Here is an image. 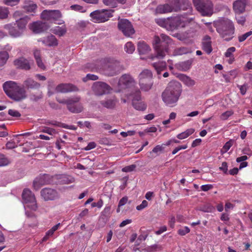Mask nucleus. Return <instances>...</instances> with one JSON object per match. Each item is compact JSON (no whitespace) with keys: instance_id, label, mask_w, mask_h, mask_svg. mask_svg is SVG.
Instances as JSON below:
<instances>
[{"instance_id":"1","label":"nucleus","mask_w":252,"mask_h":252,"mask_svg":"<svg viewBox=\"0 0 252 252\" xmlns=\"http://www.w3.org/2000/svg\"><path fill=\"white\" fill-rule=\"evenodd\" d=\"M182 93V85L177 81H170L162 93V99L166 105L172 107L178 101Z\"/></svg>"},{"instance_id":"2","label":"nucleus","mask_w":252,"mask_h":252,"mask_svg":"<svg viewBox=\"0 0 252 252\" xmlns=\"http://www.w3.org/2000/svg\"><path fill=\"white\" fill-rule=\"evenodd\" d=\"M213 26L220 36L229 41L234 37L235 28L233 22L226 18H222L214 21Z\"/></svg>"},{"instance_id":"3","label":"nucleus","mask_w":252,"mask_h":252,"mask_svg":"<svg viewBox=\"0 0 252 252\" xmlns=\"http://www.w3.org/2000/svg\"><path fill=\"white\" fill-rule=\"evenodd\" d=\"M171 42L170 38L164 34H161L160 36H155L153 41L154 49L156 52V56H151L150 58L154 60L155 58L162 59L168 53V45Z\"/></svg>"},{"instance_id":"4","label":"nucleus","mask_w":252,"mask_h":252,"mask_svg":"<svg viewBox=\"0 0 252 252\" xmlns=\"http://www.w3.org/2000/svg\"><path fill=\"white\" fill-rule=\"evenodd\" d=\"M139 84L142 91L148 92L150 91L154 84L153 74L148 70H144L139 75Z\"/></svg>"},{"instance_id":"5","label":"nucleus","mask_w":252,"mask_h":252,"mask_svg":"<svg viewBox=\"0 0 252 252\" xmlns=\"http://www.w3.org/2000/svg\"><path fill=\"white\" fill-rule=\"evenodd\" d=\"M114 10L102 9L96 10L90 13V17L95 23H103L113 17Z\"/></svg>"},{"instance_id":"6","label":"nucleus","mask_w":252,"mask_h":252,"mask_svg":"<svg viewBox=\"0 0 252 252\" xmlns=\"http://www.w3.org/2000/svg\"><path fill=\"white\" fill-rule=\"evenodd\" d=\"M197 10L203 16L211 15L213 11V4L210 0H193Z\"/></svg>"},{"instance_id":"7","label":"nucleus","mask_w":252,"mask_h":252,"mask_svg":"<svg viewBox=\"0 0 252 252\" xmlns=\"http://www.w3.org/2000/svg\"><path fill=\"white\" fill-rule=\"evenodd\" d=\"M136 82L129 74H125L121 76L118 83L116 92H121L124 90L132 89L135 87Z\"/></svg>"},{"instance_id":"8","label":"nucleus","mask_w":252,"mask_h":252,"mask_svg":"<svg viewBox=\"0 0 252 252\" xmlns=\"http://www.w3.org/2000/svg\"><path fill=\"white\" fill-rule=\"evenodd\" d=\"M118 29L127 37H131L135 32L131 22L126 19H118Z\"/></svg>"},{"instance_id":"9","label":"nucleus","mask_w":252,"mask_h":252,"mask_svg":"<svg viewBox=\"0 0 252 252\" xmlns=\"http://www.w3.org/2000/svg\"><path fill=\"white\" fill-rule=\"evenodd\" d=\"M22 199L26 206L31 210L35 211L38 208L34 194L29 189H24L22 193Z\"/></svg>"},{"instance_id":"10","label":"nucleus","mask_w":252,"mask_h":252,"mask_svg":"<svg viewBox=\"0 0 252 252\" xmlns=\"http://www.w3.org/2000/svg\"><path fill=\"white\" fill-rule=\"evenodd\" d=\"M168 31H174L179 28H184L189 23L188 18L183 15L169 18Z\"/></svg>"},{"instance_id":"11","label":"nucleus","mask_w":252,"mask_h":252,"mask_svg":"<svg viewBox=\"0 0 252 252\" xmlns=\"http://www.w3.org/2000/svg\"><path fill=\"white\" fill-rule=\"evenodd\" d=\"M130 95L132 96V105L134 108L139 111H144L146 108V104L143 102L141 101V91L138 88L132 90Z\"/></svg>"},{"instance_id":"12","label":"nucleus","mask_w":252,"mask_h":252,"mask_svg":"<svg viewBox=\"0 0 252 252\" xmlns=\"http://www.w3.org/2000/svg\"><path fill=\"white\" fill-rule=\"evenodd\" d=\"M121 70L120 63L117 61H113L108 63L104 66L105 74L109 76L117 75Z\"/></svg>"},{"instance_id":"13","label":"nucleus","mask_w":252,"mask_h":252,"mask_svg":"<svg viewBox=\"0 0 252 252\" xmlns=\"http://www.w3.org/2000/svg\"><path fill=\"white\" fill-rule=\"evenodd\" d=\"M92 90L95 95L100 96L109 94L112 88L106 83L97 82L93 84Z\"/></svg>"},{"instance_id":"14","label":"nucleus","mask_w":252,"mask_h":252,"mask_svg":"<svg viewBox=\"0 0 252 252\" xmlns=\"http://www.w3.org/2000/svg\"><path fill=\"white\" fill-rule=\"evenodd\" d=\"M62 16L59 10H44L40 15L42 19L48 21H56Z\"/></svg>"},{"instance_id":"15","label":"nucleus","mask_w":252,"mask_h":252,"mask_svg":"<svg viewBox=\"0 0 252 252\" xmlns=\"http://www.w3.org/2000/svg\"><path fill=\"white\" fill-rule=\"evenodd\" d=\"M52 177L48 174L40 175L36 177L33 182L34 189L38 190L42 186L52 183Z\"/></svg>"},{"instance_id":"16","label":"nucleus","mask_w":252,"mask_h":252,"mask_svg":"<svg viewBox=\"0 0 252 252\" xmlns=\"http://www.w3.org/2000/svg\"><path fill=\"white\" fill-rule=\"evenodd\" d=\"M40 195L45 201L54 200L59 198V193L54 189L45 188L40 191Z\"/></svg>"},{"instance_id":"17","label":"nucleus","mask_w":252,"mask_h":252,"mask_svg":"<svg viewBox=\"0 0 252 252\" xmlns=\"http://www.w3.org/2000/svg\"><path fill=\"white\" fill-rule=\"evenodd\" d=\"M78 89L75 85L69 83H61L55 88V92L58 93H67L78 91Z\"/></svg>"},{"instance_id":"18","label":"nucleus","mask_w":252,"mask_h":252,"mask_svg":"<svg viewBox=\"0 0 252 252\" xmlns=\"http://www.w3.org/2000/svg\"><path fill=\"white\" fill-rule=\"evenodd\" d=\"M30 29L34 33H39L46 31L48 29V26L45 22L37 21L30 25Z\"/></svg>"},{"instance_id":"19","label":"nucleus","mask_w":252,"mask_h":252,"mask_svg":"<svg viewBox=\"0 0 252 252\" xmlns=\"http://www.w3.org/2000/svg\"><path fill=\"white\" fill-rule=\"evenodd\" d=\"M20 88L16 83L11 81H7L3 85V90L8 96Z\"/></svg>"},{"instance_id":"20","label":"nucleus","mask_w":252,"mask_h":252,"mask_svg":"<svg viewBox=\"0 0 252 252\" xmlns=\"http://www.w3.org/2000/svg\"><path fill=\"white\" fill-rule=\"evenodd\" d=\"M15 24H8L4 26V29L8 31L9 34L14 38L21 36L23 32L15 27Z\"/></svg>"},{"instance_id":"21","label":"nucleus","mask_w":252,"mask_h":252,"mask_svg":"<svg viewBox=\"0 0 252 252\" xmlns=\"http://www.w3.org/2000/svg\"><path fill=\"white\" fill-rule=\"evenodd\" d=\"M13 63L17 68L26 70L31 69V65L29 61L24 57H20L15 59L13 62Z\"/></svg>"},{"instance_id":"22","label":"nucleus","mask_w":252,"mask_h":252,"mask_svg":"<svg viewBox=\"0 0 252 252\" xmlns=\"http://www.w3.org/2000/svg\"><path fill=\"white\" fill-rule=\"evenodd\" d=\"M9 97L15 101H20L26 98L27 95L25 90L20 87L9 95Z\"/></svg>"},{"instance_id":"23","label":"nucleus","mask_w":252,"mask_h":252,"mask_svg":"<svg viewBox=\"0 0 252 252\" xmlns=\"http://www.w3.org/2000/svg\"><path fill=\"white\" fill-rule=\"evenodd\" d=\"M22 7L27 13H35L37 9V4L31 0H25Z\"/></svg>"},{"instance_id":"24","label":"nucleus","mask_w":252,"mask_h":252,"mask_svg":"<svg viewBox=\"0 0 252 252\" xmlns=\"http://www.w3.org/2000/svg\"><path fill=\"white\" fill-rule=\"evenodd\" d=\"M246 5V0H238L234 2L233 8L236 14H240L245 10Z\"/></svg>"},{"instance_id":"25","label":"nucleus","mask_w":252,"mask_h":252,"mask_svg":"<svg viewBox=\"0 0 252 252\" xmlns=\"http://www.w3.org/2000/svg\"><path fill=\"white\" fill-rule=\"evenodd\" d=\"M172 9L171 7L168 3L159 4L155 9V14L158 15L171 12H172Z\"/></svg>"},{"instance_id":"26","label":"nucleus","mask_w":252,"mask_h":252,"mask_svg":"<svg viewBox=\"0 0 252 252\" xmlns=\"http://www.w3.org/2000/svg\"><path fill=\"white\" fill-rule=\"evenodd\" d=\"M202 49L208 54H210L212 51V42L211 37L206 35L202 41Z\"/></svg>"},{"instance_id":"27","label":"nucleus","mask_w":252,"mask_h":252,"mask_svg":"<svg viewBox=\"0 0 252 252\" xmlns=\"http://www.w3.org/2000/svg\"><path fill=\"white\" fill-rule=\"evenodd\" d=\"M39 41H41L43 44L48 46H54L58 45L57 39L52 34L41 39Z\"/></svg>"},{"instance_id":"28","label":"nucleus","mask_w":252,"mask_h":252,"mask_svg":"<svg viewBox=\"0 0 252 252\" xmlns=\"http://www.w3.org/2000/svg\"><path fill=\"white\" fill-rule=\"evenodd\" d=\"M23 86L28 89H37L40 88V84L32 78H28L24 81Z\"/></svg>"},{"instance_id":"29","label":"nucleus","mask_w":252,"mask_h":252,"mask_svg":"<svg viewBox=\"0 0 252 252\" xmlns=\"http://www.w3.org/2000/svg\"><path fill=\"white\" fill-rule=\"evenodd\" d=\"M192 63V60L180 62L176 64V67L180 71H186L190 69Z\"/></svg>"},{"instance_id":"30","label":"nucleus","mask_w":252,"mask_h":252,"mask_svg":"<svg viewBox=\"0 0 252 252\" xmlns=\"http://www.w3.org/2000/svg\"><path fill=\"white\" fill-rule=\"evenodd\" d=\"M179 77L180 80L188 87H191L195 85V81L189 76L181 74Z\"/></svg>"},{"instance_id":"31","label":"nucleus","mask_w":252,"mask_h":252,"mask_svg":"<svg viewBox=\"0 0 252 252\" xmlns=\"http://www.w3.org/2000/svg\"><path fill=\"white\" fill-rule=\"evenodd\" d=\"M117 100L116 98H113L100 101L102 106L107 109H113L115 107Z\"/></svg>"},{"instance_id":"32","label":"nucleus","mask_w":252,"mask_h":252,"mask_svg":"<svg viewBox=\"0 0 252 252\" xmlns=\"http://www.w3.org/2000/svg\"><path fill=\"white\" fill-rule=\"evenodd\" d=\"M29 19V17L26 16L16 21L17 27L21 31H22V32L26 29V25Z\"/></svg>"},{"instance_id":"33","label":"nucleus","mask_w":252,"mask_h":252,"mask_svg":"<svg viewBox=\"0 0 252 252\" xmlns=\"http://www.w3.org/2000/svg\"><path fill=\"white\" fill-rule=\"evenodd\" d=\"M137 50L140 54H146L150 50V46L144 42H139L137 45Z\"/></svg>"},{"instance_id":"34","label":"nucleus","mask_w":252,"mask_h":252,"mask_svg":"<svg viewBox=\"0 0 252 252\" xmlns=\"http://www.w3.org/2000/svg\"><path fill=\"white\" fill-rule=\"evenodd\" d=\"M80 98L79 97H75L73 98H68L67 99H61L59 97H56L57 101L61 103L66 104L67 106L71 103H77L79 101Z\"/></svg>"},{"instance_id":"35","label":"nucleus","mask_w":252,"mask_h":252,"mask_svg":"<svg viewBox=\"0 0 252 252\" xmlns=\"http://www.w3.org/2000/svg\"><path fill=\"white\" fill-rule=\"evenodd\" d=\"M52 32L59 36H62L66 32V28L65 25L62 27L56 26L52 29Z\"/></svg>"},{"instance_id":"36","label":"nucleus","mask_w":252,"mask_h":252,"mask_svg":"<svg viewBox=\"0 0 252 252\" xmlns=\"http://www.w3.org/2000/svg\"><path fill=\"white\" fill-rule=\"evenodd\" d=\"M75 103H71L67 108L68 110L73 113H79L83 111V107L81 105H74Z\"/></svg>"},{"instance_id":"37","label":"nucleus","mask_w":252,"mask_h":252,"mask_svg":"<svg viewBox=\"0 0 252 252\" xmlns=\"http://www.w3.org/2000/svg\"><path fill=\"white\" fill-rule=\"evenodd\" d=\"M152 65L158 74H160L161 71L164 70L166 67V63L165 62L154 63H152Z\"/></svg>"},{"instance_id":"38","label":"nucleus","mask_w":252,"mask_h":252,"mask_svg":"<svg viewBox=\"0 0 252 252\" xmlns=\"http://www.w3.org/2000/svg\"><path fill=\"white\" fill-rule=\"evenodd\" d=\"M169 5L172 9V12H177L181 10V6H180L181 3V0H168Z\"/></svg>"},{"instance_id":"39","label":"nucleus","mask_w":252,"mask_h":252,"mask_svg":"<svg viewBox=\"0 0 252 252\" xmlns=\"http://www.w3.org/2000/svg\"><path fill=\"white\" fill-rule=\"evenodd\" d=\"M190 52V49L185 47H180L176 48L173 52L175 56L182 55Z\"/></svg>"},{"instance_id":"40","label":"nucleus","mask_w":252,"mask_h":252,"mask_svg":"<svg viewBox=\"0 0 252 252\" xmlns=\"http://www.w3.org/2000/svg\"><path fill=\"white\" fill-rule=\"evenodd\" d=\"M9 58L8 53L6 51H0V69L6 63Z\"/></svg>"},{"instance_id":"41","label":"nucleus","mask_w":252,"mask_h":252,"mask_svg":"<svg viewBox=\"0 0 252 252\" xmlns=\"http://www.w3.org/2000/svg\"><path fill=\"white\" fill-rule=\"evenodd\" d=\"M59 182L63 184H68L74 182V178L71 176L63 175L59 178Z\"/></svg>"},{"instance_id":"42","label":"nucleus","mask_w":252,"mask_h":252,"mask_svg":"<svg viewBox=\"0 0 252 252\" xmlns=\"http://www.w3.org/2000/svg\"><path fill=\"white\" fill-rule=\"evenodd\" d=\"M169 21V18L167 19L159 18L156 19V22L158 25L165 28L167 30H168Z\"/></svg>"},{"instance_id":"43","label":"nucleus","mask_w":252,"mask_h":252,"mask_svg":"<svg viewBox=\"0 0 252 252\" xmlns=\"http://www.w3.org/2000/svg\"><path fill=\"white\" fill-rule=\"evenodd\" d=\"M9 11L7 7L0 6V19L3 20L8 18Z\"/></svg>"},{"instance_id":"44","label":"nucleus","mask_w":252,"mask_h":252,"mask_svg":"<svg viewBox=\"0 0 252 252\" xmlns=\"http://www.w3.org/2000/svg\"><path fill=\"white\" fill-rule=\"evenodd\" d=\"M162 249V247L161 245L154 244L145 248V251L146 252H154L157 251H161Z\"/></svg>"},{"instance_id":"45","label":"nucleus","mask_w":252,"mask_h":252,"mask_svg":"<svg viewBox=\"0 0 252 252\" xmlns=\"http://www.w3.org/2000/svg\"><path fill=\"white\" fill-rule=\"evenodd\" d=\"M199 210L205 213H212L215 210V207L210 204H206L201 207Z\"/></svg>"},{"instance_id":"46","label":"nucleus","mask_w":252,"mask_h":252,"mask_svg":"<svg viewBox=\"0 0 252 252\" xmlns=\"http://www.w3.org/2000/svg\"><path fill=\"white\" fill-rule=\"evenodd\" d=\"M125 50L128 54H132L135 50V47L131 42H127L125 45Z\"/></svg>"},{"instance_id":"47","label":"nucleus","mask_w":252,"mask_h":252,"mask_svg":"<svg viewBox=\"0 0 252 252\" xmlns=\"http://www.w3.org/2000/svg\"><path fill=\"white\" fill-rule=\"evenodd\" d=\"M181 3L180 5L181 10H185L191 9V4L188 0H181Z\"/></svg>"},{"instance_id":"48","label":"nucleus","mask_w":252,"mask_h":252,"mask_svg":"<svg viewBox=\"0 0 252 252\" xmlns=\"http://www.w3.org/2000/svg\"><path fill=\"white\" fill-rule=\"evenodd\" d=\"M233 143V140H230L227 141L223 146L222 149L220 151L221 154H223L226 153L232 146Z\"/></svg>"},{"instance_id":"49","label":"nucleus","mask_w":252,"mask_h":252,"mask_svg":"<svg viewBox=\"0 0 252 252\" xmlns=\"http://www.w3.org/2000/svg\"><path fill=\"white\" fill-rule=\"evenodd\" d=\"M10 163V161L5 156L0 154V166H4L8 165Z\"/></svg>"},{"instance_id":"50","label":"nucleus","mask_w":252,"mask_h":252,"mask_svg":"<svg viewBox=\"0 0 252 252\" xmlns=\"http://www.w3.org/2000/svg\"><path fill=\"white\" fill-rule=\"evenodd\" d=\"M103 3L106 6H110L113 8L116 7L117 6V3L115 2V0H102Z\"/></svg>"},{"instance_id":"51","label":"nucleus","mask_w":252,"mask_h":252,"mask_svg":"<svg viewBox=\"0 0 252 252\" xmlns=\"http://www.w3.org/2000/svg\"><path fill=\"white\" fill-rule=\"evenodd\" d=\"M98 79V77L97 75L92 74H88L86 77H84L82 79V80L84 82H87L88 80H93L95 81Z\"/></svg>"},{"instance_id":"52","label":"nucleus","mask_w":252,"mask_h":252,"mask_svg":"<svg viewBox=\"0 0 252 252\" xmlns=\"http://www.w3.org/2000/svg\"><path fill=\"white\" fill-rule=\"evenodd\" d=\"M70 8L72 10L79 11L81 12H85L86 11V10L85 8H84L82 6L78 5V4H74L70 6Z\"/></svg>"},{"instance_id":"53","label":"nucleus","mask_w":252,"mask_h":252,"mask_svg":"<svg viewBox=\"0 0 252 252\" xmlns=\"http://www.w3.org/2000/svg\"><path fill=\"white\" fill-rule=\"evenodd\" d=\"M233 114V112L232 110L227 111L223 113L220 116L222 120H227L230 116Z\"/></svg>"},{"instance_id":"54","label":"nucleus","mask_w":252,"mask_h":252,"mask_svg":"<svg viewBox=\"0 0 252 252\" xmlns=\"http://www.w3.org/2000/svg\"><path fill=\"white\" fill-rule=\"evenodd\" d=\"M111 215V206H106L101 212V215L105 217H109Z\"/></svg>"},{"instance_id":"55","label":"nucleus","mask_w":252,"mask_h":252,"mask_svg":"<svg viewBox=\"0 0 252 252\" xmlns=\"http://www.w3.org/2000/svg\"><path fill=\"white\" fill-rule=\"evenodd\" d=\"M42 97L43 94L41 92H40L37 95H35V94H32L30 95L31 99L34 101H37L39 99H41Z\"/></svg>"},{"instance_id":"56","label":"nucleus","mask_w":252,"mask_h":252,"mask_svg":"<svg viewBox=\"0 0 252 252\" xmlns=\"http://www.w3.org/2000/svg\"><path fill=\"white\" fill-rule=\"evenodd\" d=\"M136 167V165L135 164H131L123 168L122 171L125 172H131L134 171Z\"/></svg>"},{"instance_id":"57","label":"nucleus","mask_w":252,"mask_h":252,"mask_svg":"<svg viewBox=\"0 0 252 252\" xmlns=\"http://www.w3.org/2000/svg\"><path fill=\"white\" fill-rule=\"evenodd\" d=\"M252 34V32L250 31L248 32L245 34L240 35L238 37V40L240 42H242L245 40L249 36L251 35Z\"/></svg>"},{"instance_id":"58","label":"nucleus","mask_w":252,"mask_h":252,"mask_svg":"<svg viewBox=\"0 0 252 252\" xmlns=\"http://www.w3.org/2000/svg\"><path fill=\"white\" fill-rule=\"evenodd\" d=\"M236 20L238 24H240L241 25H243L246 22V18L244 16H241L240 14L236 15Z\"/></svg>"},{"instance_id":"59","label":"nucleus","mask_w":252,"mask_h":252,"mask_svg":"<svg viewBox=\"0 0 252 252\" xmlns=\"http://www.w3.org/2000/svg\"><path fill=\"white\" fill-rule=\"evenodd\" d=\"M190 231L189 228L188 226H185L183 228L180 229L178 231V234L181 236H184Z\"/></svg>"},{"instance_id":"60","label":"nucleus","mask_w":252,"mask_h":252,"mask_svg":"<svg viewBox=\"0 0 252 252\" xmlns=\"http://www.w3.org/2000/svg\"><path fill=\"white\" fill-rule=\"evenodd\" d=\"M236 50L234 47H231L228 48L225 53V56L227 58L231 57L232 56V53Z\"/></svg>"},{"instance_id":"61","label":"nucleus","mask_w":252,"mask_h":252,"mask_svg":"<svg viewBox=\"0 0 252 252\" xmlns=\"http://www.w3.org/2000/svg\"><path fill=\"white\" fill-rule=\"evenodd\" d=\"M20 1V0H4V3L7 5L14 6L17 5Z\"/></svg>"},{"instance_id":"62","label":"nucleus","mask_w":252,"mask_h":252,"mask_svg":"<svg viewBox=\"0 0 252 252\" xmlns=\"http://www.w3.org/2000/svg\"><path fill=\"white\" fill-rule=\"evenodd\" d=\"M41 132L47 133L50 135H52L53 134L56 132L55 129L50 128L48 127H45L42 130H41Z\"/></svg>"},{"instance_id":"63","label":"nucleus","mask_w":252,"mask_h":252,"mask_svg":"<svg viewBox=\"0 0 252 252\" xmlns=\"http://www.w3.org/2000/svg\"><path fill=\"white\" fill-rule=\"evenodd\" d=\"M219 169L222 171L224 174H227L228 172V165L227 163L224 161L222 163L221 166L219 167Z\"/></svg>"},{"instance_id":"64","label":"nucleus","mask_w":252,"mask_h":252,"mask_svg":"<svg viewBox=\"0 0 252 252\" xmlns=\"http://www.w3.org/2000/svg\"><path fill=\"white\" fill-rule=\"evenodd\" d=\"M17 147V144L14 141H9L6 144V148L8 149H12Z\"/></svg>"}]
</instances>
